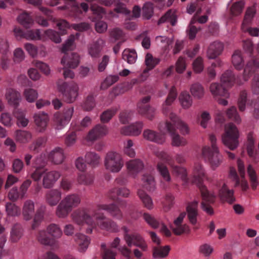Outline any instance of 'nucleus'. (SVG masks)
I'll return each mask as SVG.
<instances>
[{
	"label": "nucleus",
	"instance_id": "46",
	"mask_svg": "<svg viewBox=\"0 0 259 259\" xmlns=\"http://www.w3.org/2000/svg\"><path fill=\"white\" fill-rule=\"evenodd\" d=\"M122 58L126 61L128 64H134L137 59V55L134 50L125 49L122 53Z\"/></svg>",
	"mask_w": 259,
	"mask_h": 259
},
{
	"label": "nucleus",
	"instance_id": "9",
	"mask_svg": "<svg viewBox=\"0 0 259 259\" xmlns=\"http://www.w3.org/2000/svg\"><path fill=\"white\" fill-rule=\"evenodd\" d=\"M157 156L162 160L165 161L170 167L174 175L181 177L184 182H187V173L186 169L181 166L175 164L174 160L171 156L164 151L160 152Z\"/></svg>",
	"mask_w": 259,
	"mask_h": 259
},
{
	"label": "nucleus",
	"instance_id": "18",
	"mask_svg": "<svg viewBox=\"0 0 259 259\" xmlns=\"http://www.w3.org/2000/svg\"><path fill=\"white\" fill-rule=\"evenodd\" d=\"M37 130L39 132H43L46 129L49 121L47 114L44 112L35 113L33 116Z\"/></svg>",
	"mask_w": 259,
	"mask_h": 259
},
{
	"label": "nucleus",
	"instance_id": "3",
	"mask_svg": "<svg viewBox=\"0 0 259 259\" xmlns=\"http://www.w3.org/2000/svg\"><path fill=\"white\" fill-rule=\"evenodd\" d=\"M205 178L204 170L201 164L196 163L193 171V183L196 184L200 190L202 201L201 208L208 214L213 213V210L211 206L215 202V196L210 193L203 183V180Z\"/></svg>",
	"mask_w": 259,
	"mask_h": 259
},
{
	"label": "nucleus",
	"instance_id": "22",
	"mask_svg": "<svg viewBox=\"0 0 259 259\" xmlns=\"http://www.w3.org/2000/svg\"><path fill=\"white\" fill-rule=\"evenodd\" d=\"M126 167L129 175L135 177L143 169L144 164L140 159H135L128 161L126 163Z\"/></svg>",
	"mask_w": 259,
	"mask_h": 259
},
{
	"label": "nucleus",
	"instance_id": "39",
	"mask_svg": "<svg viewBox=\"0 0 259 259\" xmlns=\"http://www.w3.org/2000/svg\"><path fill=\"white\" fill-rule=\"evenodd\" d=\"M157 45L165 51L169 50V46L173 42L172 38H168L165 36H157L155 38Z\"/></svg>",
	"mask_w": 259,
	"mask_h": 259
},
{
	"label": "nucleus",
	"instance_id": "41",
	"mask_svg": "<svg viewBox=\"0 0 259 259\" xmlns=\"http://www.w3.org/2000/svg\"><path fill=\"white\" fill-rule=\"evenodd\" d=\"M47 231L48 234L52 236L54 240L59 238L62 235V231L58 225L55 224H51L47 228Z\"/></svg>",
	"mask_w": 259,
	"mask_h": 259
},
{
	"label": "nucleus",
	"instance_id": "60",
	"mask_svg": "<svg viewBox=\"0 0 259 259\" xmlns=\"http://www.w3.org/2000/svg\"><path fill=\"white\" fill-rule=\"evenodd\" d=\"M133 146V142L132 140H128L124 143V153L130 157H134L136 155V152L132 148Z\"/></svg>",
	"mask_w": 259,
	"mask_h": 259
},
{
	"label": "nucleus",
	"instance_id": "30",
	"mask_svg": "<svg viewBox=\"0 0 259 259\" xmlns=\"http://www.w3.org/2000/svg\"><path fill=\"white\" fill-rule=\"evenodd\" d=\"M229 176L235 182V186L241 185L243 191H246L248 189V185L246 180L243 179L240 182L239 178L237 174L236 169L233 167L230 168Z\"/></svg>",
	"mask_w": 259,
	"mask_h": 259
},
{
	"label": "nucleus",
	"instance_id": "4",
	"mask_svg": "<svg viewBox=\"0 0 259 259\" xmlns=\"http://www.w3.org/2000/svg\"><path fill=\"white\" fill-rule=\"evenodd\" d=\"M124 239L127 246L123 245L119 247L118 250L127 259H133L131 250L128 247L134 246L140 248L142 251L147 250L148 246L144 238L139 233L134 232L128 233V230L126 227H123Z\"/></svg>",
	"mask_w": 259,
	"mask_h": 259
},
{
	"label": "nucleus",
	"instance_id": "48",
	"mask_svg": "<svg viewBox=\"0 0 259 259\" xmlns=\"http://www.w3.org/2000/svg\"><path fill=\"white\" fill-rule=\"evenodd\" d=\"M94 177L93 174H79L77 177V182L79 184L89 185L94 182Z\"/></svg>",
	"mask_w": 259,
	"mask_h": 259
},
{
	"label": "nucleus",
	"instance_id": "40",
	"mask_svg": "<svg viewBox=\"0 0 259 259\" xmlns=\"http://www.w3.org/2000/svg\"><path fill=\"white\" fill-rule=\"evenodd\" d=\"M143 187L149 191H153L155 189V183L154 177L149 174H145L142 178Z\"/></svg>",
	"mask_w": 259,
	"mask_h": 259
},
{
	"label": "nucleus",
	"instance_id": "55",
	"mask_svg": "<svg viewBox=\"0 0 259 259\" xmlns=\"http://www.w3.org/2000/svg\"><path fill=\"white\" fill-rule=\"evenodd\" d=\"M153 14V6L150 2L146 3L143 7V16L146 19H150Z\"/></svg>",
	"mask_w": 259,
	"mask_h": 259
},
{
	"label": "nucleus",
	"instance_id": "35",
	"mask_svg": "<svg viewBox=\"0 0 259 259\" xmlns=\"http://www.w3.org/2000/svg\"><path fill=\"white\" fill-rule=\"evenodd\" d=\"M23 235V229L20 224H15L11 229L10 239L12 242H17Z\"/></svg>",
	"mask_w": 259,
	"mask_h": 259
},
{
	"label": "nucleus",
	"instance_id": "51",
	"mask_svg": "<svg viewBox=\"0 0 259 259\" xmlns=\"http://www.w3.org/2000/svg\"><path fill=\"white\" fill-rule=\"evenodd\" d=\"M160 59L153 57V56L149 53L147 54L145 57V64L149 69H152L160 62Z\"/></svg>",
	"mask_w": 259,
	"mask_h": 259
},
{
	"label": "nucleus",
	"instance_id": "17",
	"mask_svg": "<svg viewBox=\"0 0 259 259\" xmlns=\"http://www.w3.org/2000/svg\"><path fill=\"white\" fill-rule=\"evenodd\" d=\"M61 177L60 173L56 170L47 171L46 169L42 179V185L45 188H52L55 183Z\"/></svg>",
	"mask_w": 259,
	"mask_h": 259
},
{
	"label": "nucleus",
	"instance_id": "59",
	"mask_svg": "<svg viewBox=\"0 0 259 259\" xmlns=\"http://www.w3.org/2000/svg\"><path fill=\"white\" fill-rule=\"evenodd\" d=\"M32 63L34 66L39 69L46 75H49L50 74L51 69L47 64L38 60H34Z\"/></svg>",
	"mask_w": 259,
	"mask_h": 259
},
{
	"label": "nucleus",
	"instance_id": "25",
	"mask_svg": "<svg viewBox=\"0 0 259 259\" xmlns=\"http://www.w3.org/2000/svg\"><path fill=\"white\" fill-rule=\"evenodd\" d=\"M219 195L222 201L229 204H232L236 200L234 196V191L229 189L225 184L223 185L222 188L220 190Z\"/></svg>",
	"mask_w": 259,
	"mask_h": 259
},
{
	"label": "nucleus",
	"instance_id": "23",
	"mask_svg": "<svg viewBox=\"0 0 259 259\" xmlns=\"http://www.w3.org/2000/svg\"><path fill=\"white\" fill-rule=\"evenodd\" d=\"M61 191L58 189H54L49 190L46 194V201L50 206H55L61 200Z\"/></svg>",
	"mask_w": 259,
	"mask_h": 259
},
{
	"label": "nucleus",
	"instance_id": "5",
	"mask_svg": "<svg viewBox=\"0 0 259 259\" xmlns=\"http://www.w3.org/2000/svg\"><path fill=\"white\" fill-rule=\"evenodd\" d=\"M209 140L211 146L204 147L202 149V155L205 160L209 163L213 169H214L221 164L223 158L216 145V137L213 135H210Z\"/></svg>",
	"mask_w": 259,
	"mask_h": 259
},
{
	"label": "nucleus",
	"instance_id": "2",
	"mask_svg": "<svg viewBox=\"0 0 259 259\" xmlns=\"http://www.w3.org/2000/svg\"><path fill=\"white\" fill-rule=\"evenodd\" d=\"M170 121H166L165 122L159 123V130L163 135L167 133L170 135L172 146H185L187 143V140L179 135L177 129H179L182 134H187L189 131L187 125L174 114H170Z\"/></svg>",
	"mask_w": 259,
	"mask_h": 259
},
{
	"label": "nucleus",
	"instance_id": "15",
	"mask_svg": "<svg viewBox=\"0 0 259 259\" xmlns=\"http://www.w3.org/2000/svg\"><path fill=\"white\" fill-rule=\"evenodd\" d=\"M80 62L79 56L75 53H72L70 54H65L61 60V64L64 68H75Z\"/></svg>",
	"mask_w": 259,
	"mask_h": 259
},
{
	"label": "nucleus",
	"instance_id": "21",
	"mask_svg": "<svg viewBox=\"0 0 259 259\" xmlns=\"http://www.w3.org/2000/svg\"><path fill=\"white\" fill-rule=\"evenodd\" d=\"M143 136L145 139L158 144H162L165 140L162 134L150 129L145 130Z\"/></svg>",
	"mask_w": 259,
	"mask_h": 259
},
{
	"label": "nucleus",
	"instance_id": "11",
	"mask_svg": "<svg viewBox=\"0 0 259 259\" xmlns=\"http://www.w3.org/2000/svg\"><path fill=\"white\" fill-rule=\"evenodd\" d=\"M130 193V190L126 188L115 187L110 190L108 197L113 201H117L120 206L125 207L126 206V201L118 199V197L121 196L126 198L128 197Z\"/></svg>",
	"mask_w": 259,
	"mask_h": 259
},
{
	"label": "nucleus",
	"instance_id": "62",
	"mask_svg": "<svg viewBox=\"0 0 259 259\" xmlns=\"http://www.w3.org/2000/svg\"><path fill=\"white\" fill-rule=\"evenodd\" d=\"M119 76L117 75L108 76L102 82L101 88L106 89L118 81Z\"/></svg>",
	"mask_w": 259,
	"mask_h": 259
},
{
	"label": "nucleus",
	"instance_id": "13",
	"mask_svg": "<svg viewBox=\"0 0 259 259\" xmlns=\"http://www.w3.org/2000/svg\"><path fill=\"white\" fill-rule=\"evenodd\" d=\"M150 99V98H142L141 102L138 104L137 107L139 114L152 120L155 114V109L147 104Z\"/></svg>",
	"mask_w": 259,
	"mask_h": 259
},
{
	"label": "nucleus",
	"instance_id": "28",
	"mask_svg": "<svg viewBox=\"0 0 259 259\" xmlns=\"http://www.w3.org/2000/svg\"><path fill=\"white\" fill-rule=\"evenodd\" d=\"M74 240L78 245V250L80 252L85 251L90 243V239L85 235L80 233L75 235Z\"/></svg>",
	"mask_w": 259,
	"mask_h": 259
},
{
	"label": "nucleus",
	"instance_id": "53",
	"mask_svg": "<svg viewBox=\"0 0 259 259\" xmlns=\"http://www.w3.org/2000/svg\"><path fill=\"white\" fill-rule=\"evenodd\" d=\"M227 117L231 120L234 121L237 123L241 122V118L239 115L237 109L235 106H232L228 109L226 112Z\"/></svg>",
	"mask_w": 259,
	"mask_h": 259
},
{
	"label": "nucleus",
	"instance_id": "50",
	"mask_svg": "<svg viewBox=\"0 0 259 259\" xmlns=\"http://www.w3.org/2000/svg\"><path fill=\"white\" fill-rule=\"evenodd\" d=\"M46 210V206H40L36 211L34 215L33 223L32 225V229H34L39 224V223L42 220L44 217L45 212Z\"/></svg>",
	"mask_w": 259,
	"mask_h": 259
},
{
	"label": "nucleus",
	"instance_id": "61",
	"mask_svg": "<svg viewBox=\"0 0 259 259\" xmlns=\"http://www.w3.org/2000/svg\"><path fill=\"white\" fill-rule=\"evenodd\" d=\"M244 6L243 1H239L234 3L231 7V13L233 16H237L240 14Z\"/></svg>",
	"mask_w": 259,
	"mask_h": 259
},
{
	"label": "nucleus",
	"instance_id": "24",
	"mask_svg": "<svg viewBox=\"0 0 259 259\" xmlns=\"http://www.w3.org/2000/svg\"><path fill=\"white\" fill-rule=\"evenodd\" d=\"M198 201H194L189 203L187 207L188 218L190 222L193 225H196L197 222V217L198 215Z\"/></svg>",
	"mask_w": 259,
	"mask_h": 259
},
{
	"label": "nucleus",
	"instance_id": "1",
	"mask_svg": "<svg viewBox=\"0 0 259 259\" xmlns=\"http://www.w3.org/2000/svg\"><path fill=\"white\" fill-rule=\"evenodd\" d=\"M100 210L106 211L113 218L121 220L123 214L119 206L114 203L98 204L96 208L91 209L82 208L74 211L72 214L73 222L78 225L87 224L92 228L87 230L88 233H92L93 228L98 226L102 230L115 232L118 230L116 223L107 218Z\"/></svg>",
	"mask_w": 259,
	"mask_h": 259
},
{
	"label": "nucleus",
	"instance_id": "64",
	"mask_svg": "<svg viewBox=\"0 0 259 259\" xmlns=\"http://www.w3.org/2000/svg\"><path fill=\"white\" fill-rule=\"evenodd\" d=\"M101 248L103 250V259H115L116 252L114 251L112 249H107L105 244H102L101 245Z\"/></svg>",
	"mask_w": 259,
	"mask_h": 259
},
{
	"label": "nucleus",
	"instance_id": "32",
	"mask_svg": "<svg viewBox=\"0 0 259 259\" xmlns=\"http://www.w3.org/2000/svg\"><path fill=\"white\" fill-rule=\"evenodd\" d=\"M220 79L224 85L231 87L234 84L236 78L231 70H227L222 74Z\"/></svg>",
	"mask_w": 259,
	"mask_h": 259
},
{
	"label": "nucleus",
	"instance_id": "37",
	"mask_svg": "<svg viewBox=\"0 0 259 259\" xmlns=\"http://www.w3.org/2000/svg\"><path fill=\"white\" fill-rule=\"evenodd\" d=\"M232 62L234 67L237 70H240L244 67V60L241 51L236 50L232 56Z\"/></svg>",
	"mask_w": 259,
	"mask_h": 259
},
{
	"label": "nucleus",
	"instance_id": "58",
	"mask_svg": "<svg viewBox=\"0 0 259 259\" xmlns=\"http://www.w3.org/2000/svg\"><path fill=\"white\" fill-rule=\"evenodd\" d=\"M186 59L182 56L179 57L175 64L176 72L178 73H182L186 70Z\"/></svg>",
	"mask_w": 259,
	"mask_h": 259
},
{
	"label": "nucleus",
	"instance_id": "47",
	"mask_svg": "<svg viewBox=\"0 0 259 259\" xmlns=\"http://www.w3.org/2000/svg\"><path fill=\"white\" fill-rule=\"evenodd\" d=\"M117 110V108L114 107L104 111L100 115L101 121L104 123L108 122L115 115Z\"/></svg>",
	"mask_w": 259,
	"mask_h": 259
},
{
	"label": "nucleus",
	"instance_id": "63",
	"mask_svg": "<svg viewBox=\"0 0 259 259\" xmlns=\"http://www.w3.org/2000/svg\"><path fill=\"white\" fill-rule=\"evenodd\" d=\"M74 40L75 36L74 35H70L63 45L62 48V52L65 53L66 52L72 50L74 48Z\"/></svg>",
	"mask_w": 259,
	"mask_h": 259
},
{
	"label": "nucleus",
	"instance_id": "31",
	"mask_svg": "<svg viewBox=\"0 0 259 259\" xmlns=\"http://www.w3.org/2000/svg\"><path fill=\"white\" fill-rule=\"evenodd\" d=\"M34 212V202L31 200H26L23 207L22 213L26 220H30L33 216Z\"/></svg>",
	"mask_w": 259,
	"mask_h": 259
},
{
	"label": "nucleus",
	"instance_id": "7",
	"mask_svg": "<svg viewBox=\"0 0 259 259\" xmlns=\"http://www.w3.org/2000/svg\"><path fill=\"white\" fill-rule=\"evenodd\" d=\"M225 134L222 136L224 144L231 150H235L238 146L239 132L237 127L232 123L225 125Z\"/></svg>",
	"mask_w": 259,
	"mask_h": 259
},
{
	"label": "nucleus",
	"instance_id": "27",
	"mask_svg": "<svg viewBox=\"0 0 259 259\" xmlns=\"http://www.w3.org/2000/svg\"><path fill=\"white\" fill-rule=\"evenodd\" d=\"M104 44L102 39H98L96 41L91 44L88 48L89 55L93 58L98 57Z\"/></svg>",
	"mask_w": 259,
	"mask_h": 259
},
{
	"label": "nucleus",
	"instance_id": "26",
	"mask_svg": "<svg viewBox=\"0 0 259 259\" xmlns=\"http://www.w3.org/2000/svg\"><path fill=\"white\" fill-rule=\"evenodd\" d=\"M64 157L63 150L60 147L55 148L48 155V159L55 164L62 163Z\"/></svg>",
	"mask_w": 259,
	"mask_h": 259
},
{
	"label": "nucleus",
	"instance_id": "52",
	"mask_svg": "<svg viewBox=\"0 0 259 259\" xmlns=\"http://www.w3.org/2000/svg\"><path fill=\"white\" fill-rule=\"evenodd\" d=\"M16 138L21 143H26L31 138V134L27 131L18 130L16 133Z\"/></svg>",
	"mask_w": 259,
	"mask_h": 259
},
{
	"label": "nucleus",
	"instance_id": "16",
	"mask_svg": "<svg viewBox=\"0 0 259 259\" xmlns=\"http://www.w3.org/2000/svg\"><path fill=\"white\" fill-rule=\"evenodd\" d=\"M144 123L142 121H137L121 128V134L125 136H137L142 132Z\"/></svg>",
	"mask_w": 259,
	"mask_h": 259
},
{
	"label": "nucleus",
	"instance_id": "44",
	"mask_svg": "<svg viewBox=\"0 0 259 259\" xmlns=\"http://www.w3.org/2000/svg\"><path fill=\"white\" fill-rule=\"evenodd\" d=\"M247 172L249 177L251 188L253 190L256 189L258 185V181L255 170L251 164L248 165Z\"/></svg>",
	"mask_w": 259,
	"mask_h": 259
},
{
	"label": "nucleus",
	"instance_id": "19",
	"mask_svg": "<svg viewBox=\"0 0 259 259\" xmlns=\"http://www.w3.org/2000/svg\"><path fill=\"white\" fill-rule=\"evenodd\" d=\"M107 133V127L105 125L99 124L89 132L87 138L89 141H93L104 136Z\"/></svg>",
	"mask_w": 259,
	"mask_h": 259
},
{
	"label": "nucleus",
	"instance_id": "8",
	"mask_svg": "<svg viewBox=\"0 0 259 259\" xmlns=\"http://www.w3.org/2000/svg\"><path fill=\"white\" fill-rule=\"evenodd\" d=\"M123 161L120 154L115 152L107 153L104 165L108 170L112 172H119L123 166Z\"/></svg>",
	"mask_w": 259,
	"mask_h": 259
},
{
	"label": "nucleus",
	"instance_id": "43",
	"mask_svg": "<svg viewBox=\"0 0 259 259\" xmlns=\"http://www.w3.org/2000/svg\"><path fill=\"white\" fill-rule=\"evenodd\" d=\"M18 22L24 27L29 28L32 26L33 21L31 17L26 12L20 14L17 17Z\"/></svg>",
	"mask_w": 259,
	"mask_h": 259
},
{
	"label": "nucleus",
	"instance_id": "6",
	"mask_svg": "<svg viewBox=\"0 0 259 259\" xmlns=\"http://www.w3.org/2000/svg\"><path fill=\"white\" fill-rule=\"evenodd\" d=\"M80 196L76 194L67 195L58 205L56 213L59 218H65L80 203Z\"/></svg>",
	"mask_w": 259,
	"mask_h": 259
},
{
	"label": "nucleus",
	"instance_id": "33",
	"mask_svg": "<svg viewBox=\"0 0 259 259\" xmlns=\"http://www.w3.org/2000/svg\"><path fill=\"white\" fill-rule=\"evenodd\" d=\"M38 241L41 244L46 246H53L55 244V240L48 236L47 231H40L37 236Z\"/></svg>",
	"mask_w": 259,
	"mask_h": 259
},
{
	"label": "nucleus",
	"instance_id": "10",
	"mask_svg": "<svg viewBox=\"0 0 259 259\" xmlns=\"http://www.w3.org/2000/svg\"><path fill=\"white\" fill-rule=\"evenodd\" d=\"M73 113V108L70 107L64 110L62 113L56 112L54 114V121L58 130L63 128L70 120Z\"/></svg>",
	"mask_w": 259,
	"mask_h": 259
},
{
	"label": "nucleus",
	"instance_id": "12",
	"mask_svg": "<svg viewBox=\"0 0 259 259\" xmlns=\"http://www.w3.org/2000/svg\"><path fill=\"white\" fill-rule=\"evenodd\" d=\"M21 98H9L8 102L15 107L13 111L14 116L17 119V124L19 126L25 127L28 123V120L25 118V114L23 111L17 108Z\"/></svg>",
	"mask_w": 259,
	"mask_h": 259
},
{
	"label": "nucleus",
	"instance_id": "34",
	"mask_svg": "<svg viewBox=\"0 0 259 259\" xmlns=\"http://www.w3.org/2000/svg\"><path fill=\"white\" fill-rule=\"evenodd\" d=\"M210 91L215 96L228 97L229 94L226 89L218 83H212L210 85Z\"/></svg>",
	"mask_w": 259,
	"mask_h": 259
},
{
	"label": "nucleus",
	"instance_id": "38",
	"mask_svg": "<svg viewBox=\"0 0 259 259\" xmlns=\"http://www.w3.org/2000/svg\"><path fill=\"white\" fill-rule=\"evenodd\" d=\"M85 162L92 167L98 166L100 162L99 155L94 152H88L85 155Z\"/></svg>",
	"mask_w": 259,
	"mask_h": 259
},
{
	"label": "nucleus",
	"instance_id": "45",
	"mask_svg": "<svg viewBox=\"0 0 259 259\" xmlns=\"http://www.w3.org/2000/svg\"><path fill=\"white\" fill-rule=\"evenodd\" d=\"M165 22H169L171 25L174 26L177 23V17L175 12L172 10H169L158 21V24Z\"/></svg>",
	"mask_w": 259,
	"mask_h": 259
},
{
	"label": "nucleus",
	"instance_id": "29",
	"mask_svg": "<svg viewBox=\"0 0 259 259\" xmlns=\"http://www.w3.org/2000/svg\"><path fill=\"white\" fill-rule=\"evenodd\" d=\"M170 248L168 245L164 246H154L152 249V256L155 259L166 257L170 251Z\"/></svg>",
	"mask_w": 259,
	"mask_h": 259
},
{
	"label": "nucleus",
	"instance_id": "49",
	"mask_svg": "<svg viewBox=\"0 0 259 259\" xmlns=\"http://www.w3.org/2000/svg\"><path fill=\"white\" fill-rule=\"evenodd\" d=\"M6 210L7 214L11 217L18 216L21 213V209L15 204L11 202L6 203Z\"/></svg>",
	"mask_w": 259,
	"mask_h": 259
},
{
	"label": "nucleus",
	"instance_id": "42",
	"mask_svg": "<svg viewBox=\"0 0 259 259\" xmlns=\"http://www.w3.org/2000/svg\"><path fill=\"white\" fill-rule=\"evenodd\" d=\"M137 194L145 207L149 209L153 208L152 200L148 194L142 190H138Z\"/></svg>",
	"mask_w": 259,
	"mask_h": 259
},
{
	"label": "nucleus",
	"instance_id": "56",
	"mask_svg": "<svg viewBox=\"0 0 259 259\" xmlns=\"http://www.w3.org/2000/svg\"><path fill=\"white\" fill-rule=\"evenodd\" d=\"M47 162V159L45 154L41 153L37 156L33 162V166L34 167H40L44 168Z\"/></svg>",
	"mask_w": 259,
	"mask_h": 259
},
{
	"label": "nucleus",
	"instance_id": "36",
	"mask_svg": "<svg viewBox=\"0 0 259 259\" xmlns=\"http://www.w3.org/2000/svg\"><path fill=\"white\" fill-rule=\"evenodd\" d=\"M157 169L162 179L166 182H169L171 177L169 171L166 165L161 161H159L157 164Z\"/></svg>",
	"mask_w": 259,
	"mask_h": 259
},
{
	"label": "nucleus",
	"instance_id": "14",
	"mask_svg": "<svg viewBox=\"0 0 259 259\" xmlns=\"http://www.w3.org/2000/svg\"><path fill=\"white\" fill-rule=\"evenodd\" d=\"M185 215V213H181L179 217L174 220V223L170 225L171 229L176 235H180L189 231L188 226L186 224H183Z\"/></svg>",
	"mask_w": 259,
	"mask_h": 259
},
{
	"label": "nucleus",
	"instance_id": "57",
	"mask_svg": "<svg viewBox=\"0 0 259 259\" xmlns=\"http://www.w3.org/2000/svg\"><path fill=\"white\" fill-rule=\"evenodd\" d=\"M24 38L27 40H38L40 39L39 29L28 30L25 32Z\"/></svg>",
	"mask_w": 259,
	"mask_h": 259
},
{
	"label": "nucleus",
	"instance_id": "20",
	"mask_svg": "<svg viewBox=\"0 0 259 259\" xmlns=\"http://www.w3.org/2000/svg\"><path fill=\"white\" fill-rule=\"evenodd\" d=\"M224 49L223 44L220 41H214L210 44L207 51V57L210 59H215Z\"/></svg>",
	"mask_w": 259,
	"mask_h": 259
},
{
	"label": "nucleus",
	"instance_id": "54",
	"mask_svg": "<svg viewBox=\"0 0 259 259\" xmlns=\"http://www.w3.org/2000/svg\"><path fill=\"white\" fill-rule=\"evenodd\" d=\"M192 96L200 97L204 96V90L203 87L199 83L193 84L190 89Z\"/></svg>",
	"mask_w": 259,
	"mask_h": 259
}]
</instances>
